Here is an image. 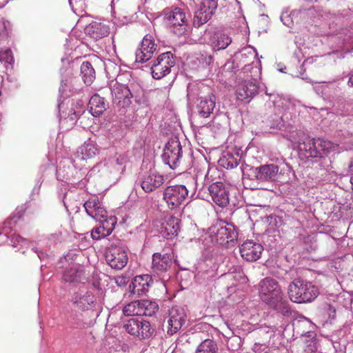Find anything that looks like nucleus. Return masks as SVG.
<instances>
[{"label": "nucleus", "instance_id": "1", "mask_svg": "<svg viewBox=\"0 0 353 353\" xmlns=\"http://www.w3.org/2000/svg\"><path fill=\"white\" fill-rule=\"evenodd\" d=\"M288 294L292 302L307 303L312 302L317 298L319 290L312 282L297 278L289 284Z\"/></svg>", "mask_w": 353, "mask_h": 353}, {"label": "nucleus", "instance_id": "2", "mask_svg": "<svg viewBox=\"0 0 353 353\" xmlns=\"http://www.w3.org/2000/svg\"><path fill=\"white\" fill-rule=\"evenodd\" d=\"M141 92L139 85L134 81H130L126 85L117 82L112 90L113 103L119 108H128L132 103V98L139 103L137 98Z\"/></svg>", "mask_w": 353, "mask_h": 353}, {"label": "nucleus", "instance_id": "3", "mask_svg": "<svg viewBox=\"0 0 353 353\" xmlns=\"http://www.w3.org/2000/svg\"><path fill=\"white\" fill-rule=\"evenodd\" d=\"M259 294L265 303L275 310H279L282 303L283 294L278 282L270 278H265L260 282Z\"/></svg>", "mask_w": 353, "mask_h": 353}, {"label": "nucleus", "instance_id": "4", "mask_svg": "<svg viewBox=\"0 0 353 353\" xmlns=\"http://www.w3.org/2000/svg\"><path fill=\"white\" fill-rule=\"evenodd\" d=\"M188 195V190L183 185L168 186L163 191V200L168 207L176 209L182 205Z\"/></svg>", "mask_w": 353, "mask_h": 353}, {"label": "nucleus", "instance_id": "5", "mask_svg": "<svg viewBox=\"0 0 353 353\" xmlns=\"http://www.w3.org/2000/svg\"><path fill=\"white\" fill-rule=\"evenodd\" d=\"M175 61L170 52L162 53L154 61L151 66V73L155 79H161L170 72Z\"/></svg>", "mask_w": 353, "mask_h": 353}, {"label": "nucleus", "instance_id": "6", "mask_svg": "<svg viewBox=\"0 0 353 353\" xmlns=\"http://www.w3.org/2000/svg\"><path fill=\"white\" fill-rule=\"evenodd\" d=\"M182 157V146L176 139H171L166 143L162 154L163 161L172 169L177 168Z\"/></svg>", "mask_w": 353, "mask_h": 353}, {"label": "nucleus", "instance_id": "7", "mask_svg": "<svg viewBox=\"0 0 353 353\" xmlns=\"http://www.w3.org/2000/svg\"><path fill=\"white\" fill-rule=\"evenodd\" d=\"M105 257L107 263L116 270H122L128 261L125 249L116 245H111L106 249Z\"/></svg>", "mask_w": 353, "mask_h": 353}, {"label": "nucleus", "instance_id": "8", "mask_svg": "<svg viewBox=\"0 0 353 353\" xmlns=\"http://www.w3.org/2000/svg\"><path fill=\"white\" fill-rule=\"evenodd\" d=\"M163 19L170 26L180 27L179 34L185 31L188 23L186 14L181 8H167L163 10Z\"/></svg>", "mask_w": 353, "mask_h": 353}, {"label": "nucleus", "instance_id": "9", "mask_svg": "<svg viewBox=\"0 0 353 353\" xmlns=\"http://www.w3.org/2000/svg\"><path fill=\"white\" fill-rule=\"evenodd\" d=\"M123 327L128 333L141 339H148L152 334L150 323L143 319H130Z\"/></svg>", "mask_w": 353, "mask_h": 353}, {"label": "nucleus", "instance_id": "10", "mask_svg": "<svg viewBox=\"0 0 353 353\" xmlns=\"http://www.w3.org/2000/svg\"><path fill=\"white\" fill-rule=\"evenodd\" d=\"M166 319L167 333L172 336L176 333L185 323L186 314L182 308L174 306L169 310Z\"/></svg>", "mask_w": 353, "mask_h": 353}, {"label": "nucleus", "instance_id": "11", "mask_svg": "<svg viewBox=\"0 0 353 353\" xmlns=\"http://www.w3.org/2000/svg\"><path fill=\"white\" fill-rule=\"evenodd\" d=\"M218 0H203L199 8L195 12L193 24L195 27H200L205 23L216 10Z\"/></svg>", "mask_w": 353, "mask_h": 353}, {"label": "nucleus", "instance_id": "12", "mask_svg": "<svg viewBox=\"0 0 353 353\" xmlns=\"http://www.w3.org/2000/svg\"><path fill=\"white\" fill-rule=\"evenodd\" d=\"M71 301L74 307L85 312L95 307L96 296L90 291L81 290L74 294Z\"/></svg>", "mask_w": 353, "mask_h": 353}, {"label": "nucleus", "instance_id": "13", "mask_svg": "<svg viewBox=\"0 0 353 353\" xmlns=\"http://www.w3.org/2000/svg\"><path fill=\"white\" fill-rule=\"evenodd\" d=\"M152 284V279L150 275L136 276L129 285V292L135 297L145 295Z\"/></svg>", "mask_w": 353, "mask_h": 353}, {"label": "nucleus", "instance_id": "14", "mask_svg": "<svg viewBox=\"0 0 353 353\" xmlns=\"http://www.w3.org/2000/svg\"><path fill=\"white\" fill-rule=\"evenodd\" d=\"M310 157H322L323 154L334 150L336 145L334 143L321 139H314L306 145Z\"/></svg>", "mask_w": 353, "mask_h": 353}, {"label": "nucleus", "instance_id": "15", "mask_svg": "<svg viewBox=\"0 0 353 353\" xmlns=\"http://www.w3.org/2000/svg\"><path fill=\"white\" fill-rule=\"evenodd\" d=\"M263 250V246L252 240H247L239 247V252L243 259L248 262L257 261Z\"/></svg>", "mask_w": 353, "mask_h": 353}, {"label": "nucleus", "instance_id": "16", "mask_svg": "<svg viewBox=\"0 0 353 353\" xmlns=\"http://www.w3.org/2000/svg\"><path fill=\"white\" fill-rule=\"evenodd\" d=\"M157 49V44L152 35L146 34L141 46L136 52V61L144 63L150 59Z\"/></svg>", "mask_w": 353, "mask_h": 353}, {"label": "nucleus", "instance_id": "17", "mask_svg": "<svg viewBox=\"0 0 353 353\" xmlns=\"http://www.w3.org/2000/svg\"><path fill=\"white\" fill-rule=\"evenodd\" d=\"M216 241L223 245H232L238 239V232L234 225L227 223L219 228L215 235Z\"/></svg>", "mask_w": 353, "mask_h": 353}, {"label": "nucleus", "instance_id": "18", "mask_svg": "<svg viewBox=\"0 0 353 353\" xmlns=\"http://www.w3.org/2000/svg\"><path fill=\"white\" fill-rule=\"evenodd\" d=\"M259 90L256 79L245 80L238 83L236 87V95L239 100L243 101L255 96Z\"/></svg>", "mask_w": 353, "mask_h": 353}, {"label": "nucleus", "instance_id": "19", "mask_svg": "<svg viewBox=\"0 0 353 353\" xmlns=\"http://www.w3.org/2000/svg\"><path fill=\"white\" fill-rule=\"evenodd\" d=\"M208 190L212 201L219 207H225L229 203L228 192L223 183H212Z\"/></svg>", "mask_w": 353, "mask_h": 353}, {"label": "nucleus", "instance_id": "20", "mask_svg": "<svg viewBox=\"0 0 353 353\" xmlns=\"http://www.w3.org/2000/svg\"><path fill=\"white\" fill-rule=\"evenodd\" d=\"M172 265L171 256L168 254L154 253L152 255V272L160 276L166 272Z\"/></svg>", "mask_w": 353, "mask_h": 353}, {"label": "nucleus", "instance_id": "21", "mask_svg": "<svg viewBox=\"0 0 353 353\" xmlns=\"http://www.w3.org/2000/svg\"><path fill=\"white\" fill-rule=\"evenodd\" d=\"M100 225L92 230L91 236L94 240H99L109 236L114 228L117 223L114 216H110L101 221Z\"/></svg>", "mask_w": 353, "mask_h": 353}, {"label": "nucleus", "instance_id": "22", "mask_svg": "<svg viewBox=\"0 0 353 353\" xmlns=\"http://www.w3.org/2000/svg\"><path fill=\"white\" fill-rule=\"evenodd\" d=\"M180 220L173 216H168L165 218L162 223L161 233L163 236L168 239H172L178 235L180 229Z\"/></svg>", "mask_w": 353, "mask_h": 353}, {"label": "nucleus", "instance_id": "23", "mask_svg": "<svg viewBox=\"0 0 353 353\" xmlns=\"http://www.w3.org/2000/svg\"><path fill=\"white\" fill-rule=\"evenodd\" d=\"M84 208L87 214L97 221L108 218L107 211L97 199L87 201L84 203Z\"/></svg>", "mask_w": 353, "mask_h": 353}, {"label": "nucleus", "instance_id": "24", "mask_svg": "<svg viewBox=\"0 0 353 353\" xmlns=\"http://www.w3.org/2000/svg\"><path fill=\"white\" fill-rule=\"evenodd\" d=\"M255 176L261 181H274L279 173V166L274 164L263 165L256 168Z\"/></svg>", "mask_w": 353, "mask_h": 353}, {"label": "nucleus", "instance_id": "25", "mask_svg": "<svg viewBox=\"0 0 353 353\" xmlns=\"http://www.w3.org/2000/svg\"><path fill=\"white\" fill-rule=\"evenodd\" d=\"M164 181L163 175L150 172L144 176L141 182V188L144 192H150L162 185Z\"/></svg>", "mask_w": 353, "mask_h": 353}, {"label": "nucleus", "instance_id": "26", "mask_svg": "<svg viewBox=\"0 0 353 353\" xmlns=\"http://www.w3.org/2000/svg\"><path fill=\"white\" fill-rule=\"evenodd\" d=\"M86 32L93 39L98 40L109 34V27L102 22L92 21L85 28Z\"/></svg>", "mask_w": 353, "mask_h": 353}, {"label": "nucleus", "instance_id": "27", "mask_svg": "<svg viewBox=\"0 0 353 353\" xmlns=\"http://www.w3.org/2000/svg\"><path fill=\"white\" fill-rule=\"evenodd\" d=\"M216 104V97L210 93L207 97L201 98L198 105L199 113L203 118H208L212 112Z\"/></svg>", "mask_w": 353, "mask_h": 353}, {"label": "nucleus", "instance_id": "28", "mask_svg": "<svg viewBox=\"0 0 353 353\" xmlns=\"http://www.w3.org/2000/svg\"><path fill=\"white\" fill-rule=\"evenodd\" d=\"M212 46L217 50L225 49L232 42L231 38L221 30L214 32L210 39Z\"/></svg>", "mask_w": 353, "mask_h": 353}, {"label": "nucleus", "instance_id": "29", "mask_svg": "<svg viewBox=\"0 0 353 353\" xmlns=\"http://www.w3.org/2000/svg\"><path fill=\"white\" fill-rule=\"evenodd\" d=\"M88 107L92 116L99 117L106 110L107 105L105 104L103 97L95 94L90 98Z\"/></svg>", "mask_w": 353, "mask_h": 353}, {"label": "nucleus", "instance_id": "30", "mask_svg": "<svg viewBox=\"0 0 353 353\" xmlns=\"http://www.w3.org/2000/svg\"><path fill=\"white\" fill-rule=\"evenodd\" d=\"M88 314V312L75 313L71 321L72 326L75 328L83 329L92 325V318Z\"/></svg>", "mask_w": 353, "mask_h": 353}, {"label": "nucleus", "instance_id": "31", "mask_svg": "<svg viewBox=\"0 0 353 353\" xmlns=\"http://www.w3.org/2000/svg\"><path fill=\"white\" fill-rule=\"evenodd\" d=\"M97 149L95 145L91 143H84L80 146L77 152V157L81 160H88L95 157Z\"/></svg>", "mask_w": 353, "mask_h": 353}, {"label": "nucleus", "instance_id": "32", "mask_svg": "<svg viewBox=\"0 0 353 353\" xmlns=\"http://www.w3.org/2000/svg\"><path fill=\"white\" fill-rule=\"evenodd\" d=\"M82 79L86 85H91L95 79V70L89 61H84L81 65Z\"/></svg>", "mask_w": 353, "mask_h": 353}, {"label": "nucleus", "instance_id": "33", "mask_svg": "<svg viewBox=\"0 0 353 353\" xmlns=\"http://www.w3.org/2000/svg\"><path fill=\"white\" fill-rule=\"evenodd\" d=\"M218 350L216 342L208 339L198 345L195 353H218Z\"/></svg>", "mask_w": 353, "mask_h": 353}, {"label": "nucleus", "instance_id": "34", "mask_svg": "<svg viewBox=\"0 0 353 353\" xmlns=\"http://www.w3.org/2000/svg\"><path fill=\"white\" fill-rule=\"evenodd\" d=\"M141 300L132 301L123 308V314L126 316H141Z\"/></svg>", "mask_w": 353, "mask_h": 353}, {"label": "nucleus", "instance_id": "35", "mask_svg": "<svg viewBox=\"0 0 353 353\" xmlns=\"http://www.w3.org/2000/svg\"><path fill=\"white\" fill-rule=\"evenodd\" d=\"M141 316H152L159 310V306L155 302L147 299L141 300Z\"/></svg>", "mask_w": 353, "mask_h": 353}, {"label": "nucleus", "instance_id": "36", "mask_svg": "<svg viewBox=\"0 0 353 353\" xmlns=\"http://www.w3.org/2000/svg\"><path fill=\"white\" fill-rule=\"evenodd\" d=\"M77 105H74L73 103L70 104L67 111L63 110L62 112L64 114L65 119L74 121L77 119L79 116L80 111L77 110Z\"/></svg>", "mask_w": 353, "mask_h": 353}, {"label": "nucleus", "instance_id": "37", "mask_svg": "<svg viewBox=\"0 0 353 353\" xmlns=\"http://www.w3.org/2000/svg\"><path fill=\"white\" fill-rule=\"evenodd\" d=\"M210 169L209 168V165L205 164L203 166V169L198 170L196 171V179L204 178V181L206 184L211 183L213 179H211L212 175H210Z\"/></svg>", "mask_w": 353, "mask_h": 353}, {"label": "nucleus", "instance_id": "38", "mask_svg": "<svg viewBox=\"0 0 353 353\" xmlns=\"http://www.w3.org/2000/svg\"><path fill=\"white\" fill-rule=\"evenodd\" d=\"M0 62H5L12 64L14 62V57L10 49L0 50Z\"/></svg>", "mask_w": 353, "mask_h": 353}, {"label": "nucleus", "instance_id": "39", "mask_svg": "<svg viewBox=\"0 0 353 353\" xmlns=\"http://www.w3.org/2000/svg\"><path fill=\"white\" fill-rule=\"evenodd\" d=\"M77 271L74 269H70L63 273V279L66 282H74L77 281L79 276Z\"/></svg>", "mask_w": 353, "mask_h": 353}, {"label": "nucleus", "instance_id": "40", "mask_svg": "<svg viewBox=\"0 0 353 353\" xmlns=\"http://www.w3.org/2000/svg\"><path fill=\"white\" fill-rule=\"evenodd\" d=\"M221 162L223 163V165L227 169H232L238 165V161L236 159H234L232 156L228 155L224 157V159H221Z\"/></svg>", "mask_w": 353, "mask_h": 353}, {"label": "nucleus", "instance_id": "41", "mask_svg": "<svg viewBox=\"0 0 353 353\" xmlns=\"http://www.w3.org/2000/svg\"><path fill=\"white\" fill-rule=\"evenodd\" d=\"M340 34L343 35L344 41H353V27L349 26L342 28Z\"/></svg>", "mask_w": 353, "mask_h": 353}, {"label": "nucleus", "instance_id": "42", "mask_svg": "<svg viewBox=\"0 0 353 353\" xmlns=\"http://www.w3.org/2000/svg\"><path fill=\"white\" fill-rule=\"evenodd\" d=\"M124 157H119L115 161L114 165L117 166V173L121 174L125 170V166L123 165Z\"/></svg>", "mask_w": 353, "mask_h": 353}, {"label": "nucleus", "instance_id": "43", "mask_svg": "<svg viewBox=\"0 0 353 353\" xmlns=\"http://www.w3.org/2000/svg\"><path fill=\"white\" fill-rule=\"evenodd\" d=\"M115 283L118 286H124L128 283V279L126 276H117L114 279Z\"/></svg>", "mask_w": 353, "mask_h": 353}, {"label": "nucleus", "instance_id": "44", "mask_svg": "<svg viewBox=\"0 0 353 353\" xmlns=\"http://www.w3.org/2000/svg\"><path fill=\"white\" fill-rule=\"evenodd\" d=\"M347 172L351 175V177H353V159L349 163Z\"/></svg>", "mask_w": 353, "mask_h": 353}, {"label": "nucleus", "instance_id": "45", "mask_svg": "<svg viewBox=\"0 0 353 353\" xmlns=\"http://www.w3.org/2000/svg\"><path fill=\"white\" fill-rule=\"evenodd\" d=\"M329 310L332 312L333 314H331V313H329V315L331 316L332 315L333 317H334L335 316V310L331 306V305H329Z\"/></svg>", "mask_w": 353, "mask_h": 353}, {"label": "nucleus", "instance_id": "46", "mask_svg": "<svg viewBox=\"0 0 353 353\" xmlns=\"http://www.w3.org/2000/svg\"><path fill=\"white\" fill-rule=\"evenodd\" d=\"M348 83L353 86V74L351 75L350 77L349 78Z\"/></svg>", "mask_w": 353, "mask_h": 353}, {"label": "nucleus", "instance_id": "47", "mask_svg": "<svg viewBox=\"0 0 353 353\" xmlns=\"http://www.w3.org/2000/svg\"><path fill=\"white\" fill-rule=\"evenodd\" d=\"M274 332H275L274 329L272 328L270 334H268V338L270 339L274 334Z\"/></svg>", "mask_w": 353, "mask_h": 353}, {"label": "nucleus", "instance_id": "48", "mask_svg": "<svg viewBox=\"0 0 353 353\" xmlns=\"http://www.w3.org/2000/svg\"><path fill=\"white\" fill-rule=\"evenodd\" d=\"M260 332H261V333H263V332H265L267 334H269V331H265V329H263V328H261V329L260 330Z\"/></svg>", "mask_w": 353, "mask_h": 353}, {"label": "nucleus", "instance_id": "49", "mask_svg": "<svg viewBox=\"0 0 353 353\" xmlns=\"http://www.w3.org/2000/svg\"><path fill=\"white\" fill-rule=\"evenodd\" d=\"M101 165H102V164H99V165H97V167H99V166H101Z\"/></svg>", "mask_w": 353, "mask_h": 353}]
</instances>
